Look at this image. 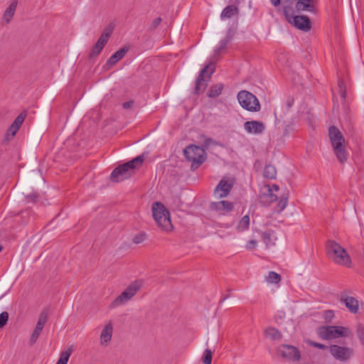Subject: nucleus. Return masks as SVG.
<instances>
[{
	"label": "nucleus",
	"instance_id": "nucleus-29",
	"mask_svg": "<svg viewBox=\"0 0 364 364\" xmlns=\"http://www.w3.org/2000/svg\"><path fill=\"white\" fill-rule=\"evenodd\" d=\"M223 89V84H218L214 86H213L209 92H208V97H215L220 95L222 92V90Z\"/></svg>",
	"mask_w": 364,
	"mask_h": 364
},
{
	"label": "nucleus",
	"instance_id": "nucleus-11",
	"mask_svg": "<svg viewBox=\"0 0 364 364\" xmlns=\"http://www.w3.org/2000/svg\"><path fill=\"white\" fill-rule=\"evenodd\" d=\"M215 65L210 63L205 65L200 71L196 84L195 93L198 94L203 91L207 86V81L205 79V76L208 75V77L214 73Z\"/></svg>",
	"mask_w": 364,
	"mask_h": 364
},
{
	"label": "nucleus",
	"instance_id": "nucleus-8",
	"mask_svg": "<svg viewBox=\"0 0 364 364\" xmlns=\"http://www.w3.org/2000/svg\"><path fill=\"white\" fill-rule=\"evenodd\" d=\"M141 282L136 281L129 285L120 295H119L110 304L112 308L122 305L131 299L141 288Z\"/></svg>",
	"mask_w": 364,
	"mask_h": 364
},
{
	"label": "nucleus",
	"instance_id": "nucleus-31",
	"mask_svg": "<svg viewBox=\"0 0 364 364\" xmlns=\"http://www.w3.org/2000/svg\"><path fill=\"white\" fill-rule=\"evenodd\" d=\"M230 40V38L228 36H227L224 39H222L219 42L218 46L214 50L215 54L219 55L220 53V52L227 47V45L228 44Z\"/></svg>",
	"mask_w": 364,
	"mask_h": 364
},
{
	"label": "nucleus",
	"instance_id": "nucleus-45",
	"mask_svg": "<svg viewBox=\"0 0 364 364\" xmlns=\"http://www.w3.org/2000/svg\"><path fill=\"white\" fill-rule=\"evenodd\" d=\"M271 188H273V193L274 192H277L279 191V186L276 184H274L271 186Z\"/></svg>",
	"mask_w": 364,
	"mask_h": 364
},
{
	"label": "nucleus",
	"instance_id": "nucleus-43",
	"mask_svg": "<svg viewBox=\"0 0 364 364\" xmlns=\"http://www.w3.org/2000/svg\"><path fill=\"white\" fill-rule=\"evenodd\" d=\"M270 1L274 6H277L279 5V4H280V0H270Z\"/></svg>",
	"mask_w": 364,
	"mask_h": 364
},
{
	"label": "nucleus",
	"instance_id": "nucleus-1",
	"mask_svg": "<svg viewBox=\"0 0 364 364\" xmlns=\"http://www.w3.org/2000/svg\"><path fill=\"white\" fill-rule=\"evenodd\" d=\"M328 136L334 154L341 164L345 163L348 156V153L345 145V138L340 130L335 126L328 129Z\"/></svg>",
	"mask_w": 364,
	"mask_h": 364
},
{
	"label": "nucleus",
	"instance_id": "nucleus-13",
	"mask_svg": "<svg viewBox=\"0 0 364 364\" xmlns=\"http://www.w3.org/2000/svg\"><path fill=\"white\" fill-rule=\"evenodd\" d=\"M48 313L43 311L40 314L37 323L30 338V344L33 345L38 340L41 331L47 322Z\"/></svg>",
	"mask_w": 364,
	"mask_h": 364
},
{
	"label": "nucleus",
	"instance_id": "nucleus-22",
	"mask_svg": "<svg viewBox=\"0 0 364 364\" xmlns=\"http://www.w3.org/2000/svg\"><path fill=\"white\" fill-rule=\"evenodd\" d=\"M239 14V9L235 5H229L223 9L220 14V19L225 20L230 18L234 16H237Z\"/></svg>",
	"mask_w": 364,
	"mask_h": 364
},
{
	"label": "nucleus",
	"instance_id": "nucleus-2",
	"mask_svg": "<svg viewBox=\"0 0 364 364\" xmlns=\"http://www.w3.org/2000/svg\"><path fill=\"white\" fill-rule=\"evenodd\" d=\"M144 160L143 156H138L134 159L115 168L111 173V181L119 182L128 178L134 173L135 168L141 166Z\"/></svg>",
	"mask_w": 364,
	"mask_h": 364
},
{
	"label": "nucleus",
	"instance_id": "nucleus-20",
	"mask_svg": "<svg viewBox=\"0 0 364 364\" xmlns=\"http://www.w3.org/2000/svg\"><path fill=\"white\" fill-rule=\"evenodd\" d=\"M348 311L352 314H356L359 310V302L353 296H343L341 299Z\"/></svg>",
	"mask_w": 364,
	"mask_h": 364
},
{
	"label": "nucleus",
	"instance_id": "nucleus-15",
	"mask_svg": "<svg viewBox=\"0 0 364 364\" xmlns=\"http://www.w3.org/2000/svg\"><path fill=\"white\" fill-rule=\"evenodd\" d=\"M111 32L112 29H107L106 31H105V32L102 33V34L100 36L98 41L91 50V52L90 53V58H95L100 54L105 44L107 43Z\"/></svg>",
	"mask_w": 364,
	"mask_h": 364
},
{
	"label": "nucleus",
	"instance_id": "nucleus-44",
	"mask_svg": "<svg viewBox=\"0 0 364 364\" xmlns=\"http://www.w3.org/2000/svg\"><path fill=\"white\" fill-rule=\"evenodd\" d=\"M211 142H212V139H210V138L206 139L205 141V146H209Z\"/></svg>",
	"mask_w": 364,
	"mask_h": 364
},
{
	"label": "nucleus",
	"instance_id": "nucleus-12",
	"mask_svg": "<svg viewBox=\"0 0 364 364\" xmlns=\"http://www.w3.org/2000/svg\"><path fill=\"white\" fill-rule=\"evenodd\" d=\"M331 354L337 360L345 361L352 356L353 350L348 347L331 345L328 347Z\"/></svg>",
	"mask_w": 364,
	"mask_h": 364
},
{
	"label": "nucleus",
	"instance_id": "nucleus-46",
	"mask_svg": "<svg viewBox=\"0 0 364 364\" xmlns=\"http://www.w3.org/2000/svg\"><path fill=\"white\" fill-rule=\"evenodd\" d=\"M359 338L362 343H364V333H359Z\"/></svg>",
	"mask_w": 364,
	"mask_h": 364
},
{
	"label": "nucleus",
	"instance_id": "nucleus-9",
	"mask_svg": "<svg viewBox=\"0 0 364 364\" xmlns=\"http://www.w3.org/2000/svg\"><path fill=\"white\" fill-rule=\"evenodd\" d=\"M284 14L287 21L296 28L306 32L311 29V21L307 16L291 15L287 8H284Z\"/></svg>",
	"mask_w": 364,
	"mask_h": 364
},
{
	"label": "nucleus",
	"instance_id": "nucleus-10",
	"mask_svg": "<svg viewBox=\"0 0 364 364\" xmlns=\"http://www.w3.org/2000/svg\"><path fill=\"white\" fill-rule=\"evenodd\" d=\"M278 353L286 360L297 363L301 359L300 351L294 346L282 344L277 348Z\"/></svg>",
	"mask_w": 364,
	"mask_h": 364
},
{
	"label": "nucleus",
	"instance_id": "nucleus-42",
	"mask_svg": "<svg viewBox=\"0 0 364 364\" xmlns=\"http://www.w3.org/2000/svg\"><path fill=\"white\" fill-rule=\"evenodd\" d=\"M132 105H133V101H128V102H124L122 105V107L124 109H129V108L132 107Z\"/></svg>",
	"mask_w": 364,
	"mask_h": 364
},
{
	"label": "nucleus",
	"instance_id": "nucleus-38",
	"mask_svg": "<svg viewBox=\"0 0 364 364\" xmlns=\"http://www.w3.org/2000/svg\"><path fill=\"white\" fill-rule=\"evenodd\" d=\"M145 239V235L144 234H139L136 236H134V239H133V242L135 243V244H139L141 242H142Z\"/></svg>",
	"mask_w": 364,
	"mask_h": 364
},
{
	"label": "nucleus",
	"instance_id": "nucleus-32",
	"mask_svg": "<svg viewBox=\"0 0 364 364\" xmlns=\"http://www.w3.org/2000/svg\"><path fill=\"white\" fill-rule=\"evenodd\" d=\"M281 280V276L274 271H271L269 272L268 276L267 277V281L271 284H277Z\"/></svg>",
	"mask_w": 364,
	"mask_h": 364
},
{
	"label": "nucleus",
	"instance_id": "nucleus-48",
	"mask_svg": "<svg viewBox=\"0 0 364 364\" xmlns=\"http://www.w3.org/2000/svg\"><path fill=\"white\" fill-rule=\"evenodd\" d=\"M2 246L0 245V252L2 251Z\"/></svg>",
	"mask_w": 364,
	"mask_h": 364
},
{
	"label": "nucleus",
	"instance_id": "nucleus-28",
	"mask_svg": "<svg viewBox=\"0 0 364 364\" xmlns=\"http://www.w3.org/2000/svg\"><path fill=\"white\" fill-rule=\"evenodd\" d=\"M277 171L274 166L272 165H267L264 168L263 176L265 178L273 179L275 178Z\"/></svg>",
	"mask_w": 364,
	"mask_h": 364
},
{
	"label": "nucleus",
	"instance_id": "nucleus-16",
	"mask_svg": "<svg viewBox=\"0 0 364 364\" xmlns=\"http://www.w3.org/2000/svg\"><path fill=\"white\" fill-rule=\"evenodd\" d=\"M244 129L248 134H261L265 130V124L260 121L252 120L245 122Z\"/></svg>",
	"mask_w": 364,
	"mask_h": 364
},
{
	"label": "nucleus",
	"instance_id": "nucleus-17",
	"mask_svg": "<svg viewBox=\"0 0 364 364\" xmlns=\"http://www.w3.org/2000/svg\"><path fill=\"white\" fill-rule=\"evenodd\" d=\"M210 208L219 215H225L232 210L233 204L228 200H220L211 203Z\"/></svg>",
	"mask_w": 364,
	"mask_h": 364
},
{
	"label": "nucleus",
	"instance_id": "nucleus-35",
	"mask_svg": "<svg viewBox=\"0 0 364 364\" xmlns=\"http://www.w3.org/2000/svg\"><path fill=\"white\" fill-rule=\"evenodd\" d=\"M9 319V314L6 311H3L0 314V328H2L6 324Z\"/></svg>",
	"mask_w": 364,
	"mask_h": 364
},
{
	"label": "nucleus",
	"instance_id": "nucleus-41",
	"mask_svg": "<svg viewBox=\"0 0 364 364\" xmlns=\"http://www.w3.org/2000/svg\"><path fill=\"white\" fill-rule=\"evenodd\" d=\"M36 198H37L36 194H31V195H28L26 197V199L28 200V202H34L36 200Z\"/></svg>",
	"mask_w": 364,
	"mask_h": 364
},
{
	"label": "nucleus",
	"instance_id": "nucleus-49",
	"mask_svg": "<svg viewBox=\"0 0 364 364\" xmlns=\"http://www.w3.org/2000/svg\"><path fill=\"white\" fill-rule=\"evenodd\" d=\"M226 299H227V297H226V296H225V297H224V298H223V301L225 300Z\"/></svg>",
	"mask_w": 364,
	"mask_h": 364
},
{
	"label": "nucleus",
	"instance_id": "nucleus-7",
	"mask_svg": "<svg viewBox=\"0 0 364 364\" xmlns=\"http://www.w3.org/2000/svg\"><path fill=\"white\" fill-rule=\"evenodd\" d=\"M186 158L193 163L192 167L198 168L205 159V150L198 146L191 144L183 151Z\"/></svg>",
	"mask_w": 364,
	"mask_h": 364
},
{
	"label": "nucleus",
	"instance_id": "nucleus-19",
	"mask_svg": "<svg viewBox=\"0 0 364 364\" xmlns=\"http://www.w3.org/2000/svg\"><path fill=\"white\" fill-rule=\"evenodd\" d=\"M260 197L264 203H272L277 200V196L273 193V188L270 185H265L262 187Z\"/></svg>",
	"mask_w": 364,
	"mask_h": 364
},
{
	"label": "nucleus",
	"instance_id": "nucleus-37",
	"mask_svg": "<svg viewBox=\"0 0 364 364\" xmlns=\"http://www.w3.org/2000/svg\"><path fill=\"white\" fill-rule=\"evenodd\" d=\"M338 85H339V92L341 93V96L343 99H345L346 95V88L343 85V82L340 81L338 83Z\"/></svg>",
	"mask_w": 364,
	"mask_h": 364
},
{
	"label": "nucleus",
	"instance_id": "nucleus-6",
	"mask_svg": "<svg viewBox=\"0 0 364 364\" xmlns=\"http://www.w3.org/2000/svg\"><path fill=\"white\" fill-rule=\"evenodd\" d=\"M237 99L240 106L247 111L258 112L261 109L257 97L249 91H240L237 95Z\"/></svg>",
	"mask_w": 364,
	"mask_h": 364
},
{
	"label": "nucleus",
	"instance_id": "nucleus-14",
	"mask_svg": "<svg viewBox=\"0 0 364 364\" xmlns=\"http://www.w3.org/2000/svg\"><path fill=\"white\" fill-rule=\"evenodd\" d=\"M233 183L231 181L223 178L220 181L215 187L213 194L216 198H222L226 197L230 192Z\"/></svg>",
	"mask_w": 364,
	"mask_h": 364
},
{
	"label": "nucleus",
	"instance_id": "nucleus-21",
	"mask_svg": "<svg viewBox=\"0 0 364 364\" xmlns=\"http://www.w3.org/2000/svg\"><path fill=\"white\" fill-rule=\"evenodd\" d=\"M113 328L111 323L105 325L100 334V344L107 346L111 341Z\"/></svg>",
	"mask_w": 364,
	"mask_h": 364
},
{
	"label": "nucleus",
	"instance_id": "nucleus-23",
	"mask_svg": "<svg viewBox=\"0 0 364 364\" xmlns=\"http://www.w3.org/2000/svg\"><path fill=\"white\" fill-rule=\"evenodd\" d=\"M17 1L14 0L10 4V5L6 9L3 16V21L6 23H9L11 20L12 17L14 16L17 7Z\"/></svg>",
	"mask_w": 364,
	"mask_h": 364
},
{
	"label": "nucleus",
	"instance_id": "nucleus-18",
	"mask_svg": "<svg viewBox=\"0 0 364 364\" xmlns=\"http://www.w3.org/2000/svg\"><path fill=\"white\" fill-rule=\"evenodd\" d=\"M26 117V114L22 112L15 119L11 125L7 129L6 134V138L7 140H11L16 135V132L24 122Z\"/></svg>",
	"mask_w": 364,
	"mask_h": 364
},
{
	"label": "nucleus",
	"instance_id": "nucleus-39",
	"mask_svg": "<svg viewBox=\"0 0 364 364\" xmlns=\"http://www.w3.org/2000/svg\"><path fill=\"white\" fill-rule=\"evenodd\" d=\"M309 343H310V345L311 346L316 347V348H320V349L327 348V346H324L323 344L319 343H316V342H314V341H310Z\"/></svg>",
	"mask_w": 364,
	"mask_h": 364
},
{
	"label": "nucleus",
	"instance_id": "nucleus-47",
	"mask_svg": "<svg viewBox=\"0 0 364 364\" xmlns=\"http://www.w3.org/2000/svg\"><path fill=\"white\" fill-rule=\"evenodd\" d=\"M294 103V100L292 99H289L287 101V106L291 107Z\"/></svg>",
	"mask_w": 364,
	"mask_h": 364
},
{
	"label": "nucleus",
	"instance_id": "nucleus-40",
	"mask_svg": "<svg viewBox=\"0 0 364 364\" xmlns=\"http://www.w3.org/2000/svg\"><path fill=\"white\" fill-rule=\"evenodd\" d=\"M256 245H257V242L254 240H252L247 242L246 247L249 250H252V249L255 248Z\"/></svg>",
	"mask_w": 364,
	"mask_h": 364
},
{
	"label": "nucleus",
	"instance_id": "nucleus-3",
	"mask_svg": "<svg viewBox=\"0 0 364 364\" xmlns=\"http://www.w3.org/2000/svg\"><path fill=\"white\" fill-rule=\"evenodd\" d=\"M153 217L158 227L163 231L169 232L173 229L170 213L163 203L156 202L152 205Z\"/></svg>",
	"mask_w": 364,
	"mask_h": 364
},
{
	"label": "nucleus",
	"instance_id": "nucleus-36",
	"mask_svg": "<svg viewBox=\"0 0 364 364\" xmlns=\"http://www.w3.org/2000/svg\"><path fill=\"white\" fill-rule=\"evenodd\" d=\"M161 21H162L161 18H160V17L156 18L150 23L149 29L154 30V29L156 28L159 26V25L161 23Z\"/></svg>",
	"mask_w": 364,
	"mask_h": 364
},
{
	"label": "nucleus",
	"instance_id": "nucleus-24",
	"mask_svg": "<svg viewBox=\"0 0 364 364\" xmlns=\"http://www.w3.org/2000/svg\"><path fill=\"white\" fill-rule=\"evenodd\" d=\"M262 239L267 247H269L274 245L277 240V236L273 230H269L262 233Z\"/></svg>",
	"mask_w": 364,
	"mask_h": 364
},
{
	"label": "nucleus",
	"instance_id": "nucleus-34",
	"mask_svg": "<svg viewBox=\"0 0 364 364\" xmlns=\"http://www.w3.org/2000/svg\"><path fill=\"white\" fill-rule=\"evenodd\" d=\"M203 363L205 364H211L212 362V352L209 349H206L204 352Z\"/></svg>",
	"mask_w": 364,
	"mask_h": 364
},
{
	"label": "nucleus",
	"instance_id": "nucleus-30",
	"mask_svg": "<svg viewBox=\"0 0 364 364\" xmlns=\"http://www.w3.org/2000/svg\"><path fill=\"white\" fill-rule=\"evenodd\" d=\"M250 225V217L248 215H245L242 218L237 225V230L239 231H244L249 228Z\"/></svg>",
	"mask_w": 364,
	"mask_h": 364
},
{
	"label": "nucleus",
	"instance_id": "nucleus-26",
	"mask_svg": "<svg viewBox=\"0 0 364 364\" xmlns=\"http://www.w3.org/2000/svg\"><path fill=\"white\" fill-rule=\"evenodd\" d=\"M265 335L271 340H279L281 338V333L275 328L269 327L265 330Z\"/></svg>",
	"mask_w": 364,
	"mask_h": 364
},
{
	"label": "nucleus",
	"instance_id": "nucleus-4",
	"mask_svg": "<svg viewBox=\"0 0 364 364\" xmlns=\"http://www.w3.org/2000/svg\"><path fill=\"white\" fill-rule=\"evenodd\" d=\"M327 254L332 260L336 264L349 266L350 258L346 251L338 243L334 241H328L326 245Z\"/></svg>",
	"mask_w": 364,
	"mask_h": 364
},
{
	"label": "nucleus",
	"instance_id": "nucleus-27",
	"mask_svg": "<svg viewBox=\"0 0 364 364\" xmlns=\"http://www.w3.org/2000/svg\"><path fill=\"white\" fill-rule=\"evenodd\" d=\"M72 347L60 353V358L56 364H67L70 355L72 354Z\"/></svg>",
	"mask_w": 364,
	"mask_h": 364
},
{
	"label": "nucleus",
	"instance_id": "nucleus-25",
	"mask_svg": "<svg viewBox=\"0 0 364 364\" xmlns=\"http://www.w3.org/2000/svg\"><path fill=\"white\" fill-rule=\"evenodd\" d=\"M127 51L128 48L125 47L120 48L112 55V56L109 58L108 60L109 63L111 65L115 64L125 55Z\"/></svg>",
	"mask_w": 364,
	"mask_h": 364
},
{
	"label": "nucleus",
	"instance_id": "nucleus-5",
	"mask_svg": "<svg viewBox=\"0 0 364 364\" xmlns=\"http://www.w3.org/2000/svg\"><path fill=\"white\" fill-rule=\"evenodd\" d=\"M349 333V329L343 326H324L317 329L318 336L323 340L346 337Z\"/></svg>",
	"mask_w": 364,
	"mask_h": 364
},
{
	"label": "nucleus",
	"instance_id": "nucleus-33",
	"mask_svg": "<svg viewBox=\"0 0 364 364\" xmlns=\"http://www.w3.org/2000/svg\"><path fill=\"white\" fill-rule=\"evenodd\" d=\"M287 205V198L282 197L277 203V211L282 212Z\"/></svg>",
	"mask_w": 364,
	"mask_h": 364
}]
</instances>
